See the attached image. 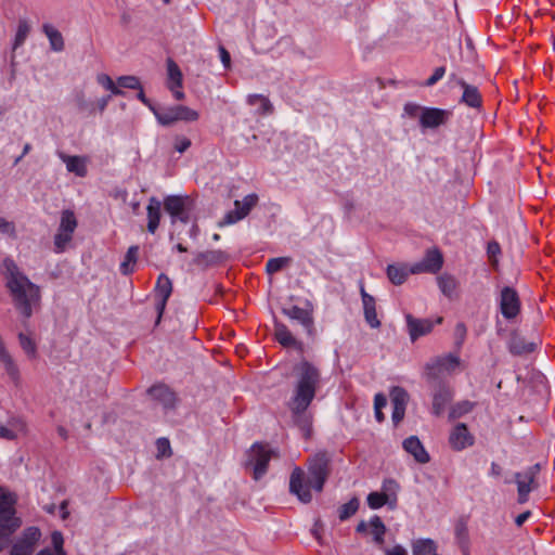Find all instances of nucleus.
Segmentation results:
<instances>
[{"instance_id":"29","label":"nucleus","mask_w":555,"mask_h":555,"mask_svg":"<svg viewBox=\"0 0 555 555\" xmlns=\"http://www.w3.org/2000/svg\"><path fill=\"white\" fill-rule=\"evenodd\" d=\"M149 395L154 400L159 401L164 406L172 405L175 396L172 391L165 385H155L149 389Z\"/></svg>"},{"instance_id":"2","label":"nucleus","mask_w":555,"mask_h":555,"mask_svg":"<svg viewBox=\"0 0 555 555\" xmlns=\"http://www.w3.org/2000/svg\"><path fill=\"white\" fill-rule=\"evenodd\" d=\"M328 459L324 453H318L308 463V474L300 467H295L289 478V491L302 503L312 500V491L321 492L328 477Z\"/></svg>"},{"instance_id":"36","label":"nucleus","mask_w":555,"mask_h":555,"mask_svg":"<svg viewBox=\"0 0 555 555\" xmlns=\"http://www.w3.org/2000/svg\"><path fill=\"white\" fill-rule=\"evenodd\" d=\"M274 335L276 340L285 347L299 346L291 331L284 324L279 323L275 325Z\"/></svg>"},{"instance_id":"17","label":"nucleus","mask_w":555,"mask_h":555,"mask_svg":"<svg viewBox=\"0 0 555 555\" xmlns=\"http://www.w3.org/2000/svg\"><path fill=\"white\" fill-rule=\"evenodd\" d=\"M183 75L177 63L168 59L167 60V88L171 91L176 100H183L185 94L182 91Z\"/></svg>"},{"instance_id":"51","label":"nucleus","mask_w":555,"mask_h":555,"mask_svg":"<svg viewBox=\"0 0 555 555\" xmlns=\"http://www.w3.org/2000/svg\"><path fill=\"white\" fill-rule=\"evenodd\" d=\"M76 106L80 112H88L89 114L95 112L93 103L87 102L82 93L76 96Z\"/></svg>"},{"instance_id":"24","label":"nucleus","mask_w":555,"mask_h":555,"mask_svg":"<svg viewBox=\"0 0 555 555\" xmlns=\"http://www.w3.org/2000/svg\"><path fill=\"white\" fill-rule=\"evenodd\" d=\"M283 312L293 320L298 321L309 334L312 333L313 330V318L310 311L302 309L298 306H292L287 309H284Z\"/></svg>"},{"instance_id":"40","label":"nucleus","mask_w":555,"mask_h":555,"mask_svg":"<svg viewBox=\"0 0 555 555\" xmlns=\"http://www.w3.org/2000/svg\"><path fill=\"white\" fill-rule=\"evenodd\" d=\"M139 254V247L138 246H131L129 247L124 261L120 263V272L122 274H129L133 272L137 259Z\"/></svg>"},{"instance_id":"58","label":"nucleus","mask_w":555,"mask_h":555,"mask_svg":"<svg viewBox=\"0 0 555 555\" xmlns=\"http://www.w3.org/2000/svg\"><path fill=\"white\" fill-rule=\"evenodd\" d=\"M139 92L137 94V99L139 101H141L145 106H147L152 112L153 114L155 115V112H157V108L152 104V102L145 96V93L143 91V88L141 87L140 89H138Z\"/></svg>"},{"instance_id":"27","label":"nucleus","mask_w":555,"mask_h":555,"mask_svg":"<svg viewBox=\"0 0 555 555\" xmlns=\"http://www.w3.org/2000/svg\"><path fill=\"white\" fill-rule=\"evenodd\" d=\"M227 259L228 255L222 250H207L199 253L194 262L198 266H215L224 262Z\"/></svg>"},{"instance_id":"53","label":"nucleus","mask_w":555,"mask_h":555,"mask_svg":"<svg viewBox=\"0 0 555 555\" xmlns=\"http://www.w3.org/2000/svg\"><path fill=\"white\" fill-rule=\"evenodd\" d=\"M446 74V68L444 67H437L433 75L427 79L426 81V86L430 87V86H434L436 85L440 79H442V77L444 76Z\"/></svg>"},{"instance_id":"52","label":"nucleus","mask_w":555,"mask_h":555,"mask_svg":"<svg viewBox=\"0 0 555 555\" xmlns=\"http://www.w3.org/2000/svg\"><path fill=\"white\" fill-rule=\"evenodd\" d=\"M424 107L415 104V103H406L403 107V115L409 116L411 118H418L420 114L423 111Z\"/></svg>"},{"instance_id":"54","label":"nucleus","mask_w":555,"mask_h":555,"mask_svg":"<svg viewBox=\"0 0 555 555\" xmlns=\"http://www.w3.org/2000/svg\"><path fill=\"white\" fill-rule=\"evenodd\" d=\"M405 406L406 405H392V421L396 425L403 420Z\"/></svg>"},{"instance_id":"48","label":"nucleus","mask_w":555,"mask_h":555,"mask_svg":"<svg viewBox=\"0 0 555 555\" xmlns=\"http://www.w3.org/2000/svg\"><path fill=\"white\" fill-rule=\"evenodd\" d=\"M390 398L392 405H406L408 393L401 387H393L390 392Z\"/></svg>"},{"instance_id":"63","label":"nucleus","mask_w":555,"mask_h":555,"mask_svg":"<svg viewBox=\"0 0 555 555\" xmlns=\"http://www.w3.org/2000/svg\"><path fill=\"white\" fill-rule=\"evenodd\" d=\"M465 334H466V327L463 323H459L456 326H455V335L457 337L461 338V340L464 339L465 337Z\"/></svg>"},{"instance_id":"59","label":"nucleus","mask_w":555,"mask_h":555,"mask_svg":"<svg viewBox=\"0 0 555 555\" xmlns=\"http://www.w3.org/2000/svg\"><path fill=\"white\" fill-rule=\"evenodd\" d=\"M384 553V555H408L406 550L399 544L385 548Z\"/></svg>"},{"instance_id":"22","label":"nucleus","mask_w":555,"mask_h":555,"mask_svg":"<svg viewBox=\"0 0 555 555\" xmlns=\"http://www.w3.org/2000/svg\"><path fill=\"white\" fill-rule=\"evenodd\" d=\"M403 449L405 452L411 454L414 460L421 464H426L429 462L430 457L424 446L420 441V439L415 436H411L406 438L403 443Z\"/></svg>"},{"instance_id":"30","label":"nucleus","mask_w":555,"mask_h":555,"mask_svg":"<svg viewBox=\"0 0 555 555\" xmlns=\"http://www.w3.org/2000/svg\"><path fill=\"white\" fill-rule=\"evenodd\" d=\"M20 346L26 357L29 360H36L38 357V348L37 343L35 338L31 336V334L21 332L17 335Z\"/></svg>"},{"instance_id":"19","label":"nucleus","mask_w":555,"mask_h":555,"mask_svg":"<svg viewBox=\"0 0 555 555\" xmlns=\"http://www.w3.org/2000/svg\"><path fill=\"white\" fill-rule=\"evenodd\" d=\"M474 436L468 431L465 424H457L451 430L449 436V443L455 451H462L474 444Z\"/></svg>"},{"instance_id":"57","label":"nucleus","mask_w":555,"mask_h":555,"mask_svg":"<svg viewBox=\"0 0 555 555\" xmlns=\"http://www.w3.org/2000/svg\"><path fill=\"white\" fill-rule=\"evenodd\" d=\"M112 96H113L112 94H108V95H105V96H102V98L98 99L95 101V103L93 104L95 111L98 109L100 113L104 112L105 108L107 107Z\"/></svg>"},{"instance_id":"4","label":"nucleus","mask_w":555,"mask_h":555,"mask_svg":"<svg viewBox=\"0 0 555 555\" xmlns=\"http://www.w3.org/2000/svg\"><path fill=\"white\" fill-rule=\"evenodd\" d=\"M77 227L78 221L75 212L70 209L63 210L60 216V223L56 233L53 237L54 253L61 254L68 248Z\"/></svg>"},{"instance_id":"35","label":"nucleus","mask_w":555,"mask_h":555,"mask_svg":"<svg viewBox=\"0 0 555 555\" xmlns=\"http://www.w3.org/2000/svg\"><path fill=\"white\" fill-rule=\"evenodd\" d=\"M439 289L448 298H452L456 294L457 281L450 274H441L437 279Z\"/></svg>"},{"instance_id":"31","label":"nucleus","mask_w":555,"mask_h":555,"mask_svg":"<svg viewBox=\"0 0 555 555\" xmlns=\"http://www.w3.org/2000/svg\"><path fill=\"white\" fill-rule=\"evenodd\" d=\"M247 103L256 107L255 112L258 115H269L273 111V106L269 99L261 94L248 95Z\"/></svg>"},{"instance_id":"23","label":"nucleus","mask_w":555,"mask_h":555,"mask_svg":"<svg viewBox=\"0 0 555 555\" xmlns=\"http://www.w3.org/2000/svg\"><path fill=\"white\" fill-rule=\"evenodd\" d=\"M26 424L20 417H12L8 425H3L0 423V438L13 440L17 438L20 435L25 434Z\"/></svg>"},{"instance_id":"34","label":"nucleus","mask_w":555,"mask_h":555,"mask_svg":"<svg viewBox=\"0 0 555 555\" xmlns=\"http://www.w3.org/2000/svg\"><path fill=\"white\" fill-rule=\"evenodd\" d=\"M43 33L48 37L50 47L53 51L61 52L64 50L63 36L54 26L50 24L43 25Z\"/></svg>"},{"instance_id":"10","label":"nucleus","mask_w":555,"mask_h":555,"mask_svg":"<svg viewBox=\"0 0 555 555\" xmlns=\"http://www.w3.org/2000/svg\"><path fill=\"white\" fill-rule=\"evenodd\" d=\"M539 473V465L531 466L520 473L515 474L517 483L518 502L524 504L529 499V493L534 488L535 477Z\"/></svg>"},{"instance_id":"32","label":"nucleus","mask_w":555,"mask_h":555,"mask_svg":"<svg viewBox=\"0 0 555 555\" xmlns=\"http://www.w3.org/2000/svg\"><path fill=\"white\" fill-rule=\"evenodd\" d=\"M400 486L395 479H385L382 485V493L389 502V507L392 509L398 503V492Z\"/></svg>"},{"instance_id":"25","label":"nucleus","mask_w":555,"mask_h":555,"mask_svg":"<svg viewBox=\"0 0 555 555\" xmlns=\"http://www.w3.org/2000/svg\"><path fill=\"white\" fill-rule=\"evenodd\" d=\"M459 85L463 89V94L461 98V103H464L465 105L472 107V108H479L482 103L481 94L477 87L468 85L464 80H460Z\"/></svg>"},{"instance_id":"1","label":"nucleus","mask_w":555,"mask_h":555,"mask_svg":"<svg viewBox=\"0 0 555 555\" xmlns=\"http://www.w3.org/2000/svg\"><path fill=\"white\" fill-rule=\"evenodd\" d=\"M294 389L288 401L292 420L302 436L308 438L311 434L312 417L308 408L312 402L320 385L319 370L308 361H301L294 366Z\"/></svg>"},{"instance_id":"28","label":"nucleus","mask_w":555,"mask_h":555,"mask_svg":"<svg viewBox=\"0 0 555 555\" xmlns=\"http://www.w3.org/2000/svg\"><path fill=\"white\" fill-rule=\"evenodd\" d=\"M452 392L446 386H440L435 392L433 398V411L436 415H440L447 403L451 400Z\"/></svg>"},{"instance_id":"39","label":"nucleus","mask_w":555,"mask_h":555,"mask_svg":"<svg viewBox=\"0 0 555 555\" xmlns=\"http://www.w3.org/2000/svg\"><path fill=\"white\" fill-rule=\"evenodd\" d=\"M369 525H370L371 534L373 535L375 543L383 544L384 535L386 533V527H385L384 522L382 521L380 517H378L376 515L373 516L370 519Z\"/></svg>"},{"instance_id":"16","label":"nucleus","mask_w":555,"mask_h":555,"mask_svg":"<svg viewBox=\"0 0 555 555\" xmlns=\"http://www.w3.org/2000/svg\"><path fill=\"white\" fill-rule=\"evenodd\" d=\"M452 112L437 107H424L420 114V124L423 128H437L446 124Z\"/></svg>"},{"instance_id":"8","label":"nucleus","mask_w":555,"mask_h":555,"mask_svg":"<svg viewBox=\"0 0 555 555\" xmlns=\"http://www.w3.org/2000/svg\"><path fill=\"white\" fill-rule=\"evenodd\" d=\"M14 504L15 496L0 487V529L9 533L15 531L21 525L20 519L14 516Z\"/></svg>"},{"instance_id":"62","label":"nucleus","mask_w":555,"mask_h":555,"mask_svg":"<svg viewBox=\"0 0 555 555\" xmlns=\"http://www.w3.org/2000/svg\"><path fill=\"white\" fill-rule=\"evenodd\" d=\"M531 513L529 511H526L521 514H519L516 518H515V522L518 527L522 526L527 520L528 518L530 517Z\"/></svg>"},{"instance_id":"37","label":"nucleus","mask_w":555,"mask_h":555,"mask_svg":"<svg viewBox=\"0 0 555 555\" xmlns=\"http://www.w3.org/2000/svg\"><path fill=\"white\" fill-rule=\"evenodd\" d=\"M95 80L99 86H101L106 91H109L112 95H124V91L118 88L117 80L114 81L111 76L104 73H100L96 75Z\"/></svg>"},{"instance_id":"46","label":"nucleus","mask_w":555,"mask_h":555,"mask_svg":"<svg viewBox=\"0 0 555 555\" xmlns=\"http://www.w3.org/2000/svg\"><path fill=\"white\" fill-rule=\"evenodd\" d=\"M366 501H367V505L372 509L380 508L384 505L389 506L388 500L384 496V494L382 492H371L367 495Z\"/></svg>"},{"instance_id":"42","label":"nucleus","mask_w":555,"mask_h":555,"mask_svg":"<svg viewBox=\"0 0 555 555\" xmlns=\"http://www.w3.org/2000/svg\"><path fill=\"white\" fill-rule=\"evenodd\" d=\"M359 500L357 498H352L347 503L343 504L338 509V517L340 520H346L352 515H354L359 508Z\"/></svg>"},{"instance_id":"60","label":"nucleus","mask_w":555,"mask_h":555,"mask_svg":"<svg viewBox=\"0 0 555 555\" xmlns=\"http://www.w3.org/2000/svg\"><path fill=\"white\" fill-rule=\"evenodd\" d=\"M387 405V398L383 393H376L374 398V410H383Z\"/></svg>"},{"instance_id":"21","label":"nucleus","mask_w":555,"mask_h":555,"mask_svg":"<svg viewBox=\"0 0 555 555\" xmlns=\"http://www.w3.org/2000/svg\"><path fill=\"white\" fill-rule=\"evenodd\" d=\"M59 157L66 165L68 172L76 175L77 177L83 178L87 176L88 158L85 156H73L64 153H60Z\"/></svg>"},{"instance_id":"44","label":"nucleus","mask_w":555,"mask_h":555,"mask_svg":"<svg viewBox=\"0 0 555 555\" xmlns=\"http://www.w3.org/2000/svg\"><path fill=\"white\" fill-rule=\"evenodd\" d=\"M117 86L118 88L122 89H140L141 82L140 79L135 76L128 75V76H120L117 78Z\"/></svg>"},{"instance_id":"50","label":"nucleus","mask_w":555,"mask_h":555,"mask_svg":"<svg viewBox=\"0 0 555 555\" xmlns=\"http://www.w3.org/2000/svg\"><path fill=\"white\" fill-rule=\"evenodd\" d=\"M156 448L158 457L169 456L171 454L170 443L166 438H159L156 442Z\"/></svg>"},{"instance_id":"3","label":"nucleus","mask_w":555,"mask_h":555,"mask_svg":"<svg viewBox=\"0 0 555 555\" xmlns=\"http://www.w3.org/2000/svg\"><path fill=\"white\" fill-rule=\"evenodd\" d=\"M9 272L8 287L13 298L15 308L25 317L30 318L34 308L39 305L40 289L22 274L12 260H5Z\"/></svg>"},{"instance_id":"61","label":"nucleus","mask_w":555,"mask_h":555,"mask_svg":"<svg viewBox=\"0 0 555 555\" xmlns=\"http://www.w3.org/2000/svg\"><path fill=\"white\" fill-rule=\"evenodd\" d=\"M219 53H220V59H221L223 66L225 68L230 67V63H231L230 53L223 47L219 48Z\"/></svg>"},{"instance_id":"43","label":"nucleus","mask_w":555,"mask_h":555,"mask_svg":"<svg viewBox=\"0 0 555 555\" xmlns=\"http://www.w3.org/2000/svg\"><path fill=\"white\" fill-rule=\"evenodd\" d=\"M455 539L463 552L466 553L468 550L469 538L468 529L464 522H459L455 526Z\"/></svg>"},{"instance_id":"41","label":"nucleus","mask_w":555,"mask_h":555,"mask_svg":"<svg viewBox=\"0 0 555 555\" xmlns=\"http://www.w3.org/2000/svg\"><path fill=\"white\" fill-rule=\"evenodd\" d=\"M30 33V25L26 20H20L17 24V29L15 33L14 41H13V50H16L21 46L24 44Z\"/></svg>"},{"instance_id":"14","label":"nucleus","mask_w":555,"mask_h":555,"mask_svg":"<svg viewBox=\"0 0 555 555\" xmlns=\"http://www.w3.org/2000/svg\"><path fill=\"white\" fill-rule=\"evenodd\" d=\"M257 202L258 196L255 193L246 195L242 201H235L234 209L224 216V221L222 224H233L244 219L253 209V207L256 206Z\"/></svg>"},{"instance_id":"49","label":"nucleus","mask_w":555,"mask_h":555,"mask_svg":"<svg viewBox=\"0 0 555 555\" xmlns=\"http://www.w3.org/2000/svg\"><path fill=\"white\" fill-rule=\"evenodd\" d=\"M0 232L12 238L16 237V228L13 221L0 217Z\"/></svg>"},{"instance_id":"7","label":"nucleus","mask_w":555,"mask_h":555,"mask_svg":"<svg viewBox=\"0 0 555 555\" xmlns=\"http://www.w3.org/2000/svg\"><path fill=\"white\" fill-rule=\"evenodd\" d=\"M460 365L461 360L455 354L439 357L426 364V376L428 380L435 382L451 375Z\"/></svg>"},{"instance_id":"55","label":"nucleus","mask_w":555,"mask_h":555,"mask_svg":"<svg viewBox=\"0 0 555 555\" xmlns=\"http://www.w3.org/2000/svg\"><path fill=\"white\" fill-rule=\"evenodd\" d=\"M489 258L495 262V257L501 253V247L496 242H489L487 247Z\"/></svg>"},{"instance_id":"5","label":"nucleus","mask_w":555,"mask_h":555,"mask_svg":"<svg viewBox=\"0 0 555 555\" xmlns=\"http://www.w3.org/2000/svg\"><path fill=\"white\" fill-rule=\"evenodd\" d=\"M274 455L275 452L268 444L255 443L251 446L246 465L253 470L256 480L267 473L268 463Z\"/></svg>"},{"instance_id":"15","label":"nucleus","mask_w":555,"mask_h":555,"mask_svg":"<svg viewBox=\"0 0 555 555\" xmlns=\"http://www.w3.org/2000/svg\"><path fill=\"white\" fill-rule=\"evenodd\" d=\"M443 264V258L438 249H430L426 253L424 259L420 262L410 266V272L412 274H418L423 272L437 273Z\"/></svg>"},{"instance_id":"18","label":"nucleus","mask_w":555,"mask_h":555,"mask_svg":"<svg viewBox=\"0 0 555 555\" xmlns=\"http://www.w3.org/2000/svg\"><path fill=\"white\" fill-rule=\"evenodd\" d=\"M172 292V284L170 279L160 274L156 282L155 293H156V310L158 313L156 323H159L160 318L165 311L166 304L168 298L170 297Z\"/></svg>"},{"instance_id":"47","label":"nucleus","mask_w":555,"mask_h":555,"mask_svg":"<svg viewBox=\"0 0 555 555\" xmlns=\"http://www.w3.org/2000/svg\"><path fill=\"white\" fill-rule=\"evenodd\" d=\"M474 404L469 401H462L452 406L450 411L451 418H459L469 413L473 410Z\"/></svg>"},{"instance_id":"26","label":"nucleus","mask_w":555,"mask_h":555,"mask_svg":"<svg viewBox=\"0 0 555 555\" xmlns=\"http://www.w3.org/2000/svg\"><path fill=\"white\" fill-rule=\"evenodd\" d=\"M162 203L156 197H151L147 205V230L150 233H155L160 221Z\"/></svg>"},{"instance_id":"45","label":"nucleus","mask_w":555,"mask_h":555,"mask_svg":"<svg viewBox=\"0 0 555 555\" xmlns=\"http://www.w3.org/2000/svg\"><path fill=\"white\" fill-rule=\"evenodd\" d=\"M289 262L287 257L271 258L266 264V270L269 274H273L282 270Z\"/></svg>"},{"instance_id":"20","label":"nucleus","mask_w":555,"mask_h":555,"mask_svg":"<svg viewBox=\"0 0 555 555\" xmlns=\"http://www.w3.org/2000/svg\"><path fill=\"white\" fill-rule=\"evenodd\" d=\"M360 294L362 298L365 321L372 328L379 327L380 322L377 318L375 299L373 296L365 292L364 285L362 283L360 284Z\"/></svg>"},{"instance_id":"9","label":"nucleus","mask_w":555,"mask_h":555,"mask_svg":"<svg viewBox=\"0 0 555 555\" xmlns=\"http://www.w3.org/2000/svg\"><path fill=\"white\" fill-rule=\"evenodd\" d=\"M165 210L170 215L172 223L190 221L191 201L189 197L169 195L164 201Z\"/></svg>"},{"instance_id":"33","label":"nucleus","mask_w":555,"mask_h":555,"mask_svg":"<svg viewBox=\"0 0 555 555\" xmlns=\"http://www.w3.org/2000/svg\"><path fill=\"white\" fill-rule=\"evenodd\" d=\"M409 274L412 273L410 272V267L405 264H389L387 268V275L396 285L402 284Z\"/></svg>"},{"instance_id":"56","label":"nucleus","mask_w":555,"mask_h":555,"mask_svg":"<svg viewBox=\"0 0 555 555\" xmlns=\"http://www.w3.org/2000/svg\"><path fill=\"white\" fill-rule=\"evenodd\" d=\"M191 146V141L188 138H177L175 149L179 153L185 152Z\"/></svg>"},{"instance_id":"38","label":"nucleus","mask_w":555,"mask_h":555,"mask_svg":"<svg viewBox=\"0 0 555 555\" xmlns=\"http://www.w3.org/2000/svg\"><path fill=\"white\" fill-rule=\"evenodd\" d=\"M51 543L54 548V553L50 548H43L37 555H67L63 547L64 539L60 531L52 532Z\"/></svg>"},{"instance_id":"12","label":"nucleus","mask_w":555,"mask_h":555,"mask_svg":"<svg viewBox=\"0 0 555 555\" xmlns=\"http://www.w3.org/2000/svg\"><path fill=\"white\" fill-rule=\"evenodd\" d=\"M41 538V532L36 527L24 530L22 537L12 546L11 555H30Z\"/></svg>"},{"instance_id":"13","label":"nucleus","mask_w":555,"mask_h":555,"mask_svg":"<svg viewBox=\"0 0 555 555\" xmlns=\"http://www.w3.org/2000/svg\"><path fill=\"white\" fill-rule=\"evenodd\" d=\"M500 310L502 315L507 319L517 317L520 310V300L517 292L512 287H503L500 295Z\"/></svg>"},{"instance_id":"6","label":"nucleus","mask_w":555,"mask_h":555,"mask_svg":"<svg viewBox=\"0 0 555 555\" xmlns=\"http://www.w3.org/2000/svg\"><path fill=\"white\" fill-rule=\"evenodd\" d=\"M155 117L160 125L171 126L178 121H196L199 118V114L197 111L189 106L175 105L165 107L163 109H157V112H155Z\"/></svg>"},{"instance_id":"11","label":"nucleus","mask_w":555,"mask_h":555,"mask_svg":"<svg viewBox=\"0 0 555 555\" xmlns=\"http://www.w3.org/2000/svg\"><path fill=\"white\" fill-rule=\"evenodd\" d=\"M442 318L436 319H417L411 314L405 315L408 333L412 341H415L422 336L429 334L434 326L442 323Z\"/></svg>"},{"instance_id":"64","label":"nucleus","mask_w":555,"mask_h":555,"mask_svg":"<svg viewBox=\"0 0 555 555\" xmlns=\"http://www.w3.org/2000/svg\"><path fill=\"white\" fill-rule=\"evenodd\" d=\"M370 527V525L365 521H360L357 526V531L358 532H365L367 530V528Z\"/></svg>"}]
</instances>
